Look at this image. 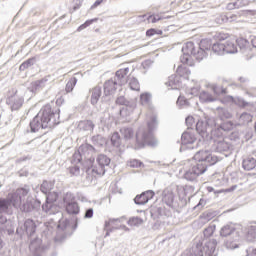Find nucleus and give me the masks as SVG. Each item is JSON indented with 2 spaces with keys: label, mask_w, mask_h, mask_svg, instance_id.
I'll return each instance as SVG.
<instances>
[{
  "label": "nucleus",
  "mask_w": 256,
  "mask_h": 256,
  "mask_svg": "<svg viewBox=\"0 0 256 256\" xmlns=\"http://www.w3.org/2000/svg\"><path fill=\"white\" fill-rule=\"evenodd\" d=\"M182 146L180 148V151H185V149H195V146L193 144L195 141H197V137L195 136V133L191 131H186L182 134L181 137Z\"/></svg>",
  "instance_id": "2eb2a0df"
},
{
  "label": "nucleus",
  "mask_w": 256,
  "mask_h": 256,
  "mask_svg": "<svg viewBox=\"0 0 256 256\" xmlns=\"http://www.w3.org/2000/svg\"><path fill=\"white\" fill-rule=\"evenodd\" d=\"M98 166H92V172L96 175H105V167L109 166L111 159L105 154L98 155L96 159Z\"/></svg>",
  "instance_id": "f8f14e48"
},
{
  "label": "nucleus",
  "mask_w": 256,
  "mask_h": 256,
  "mask_svg": "<svg viewBox=\"0 0 256 256\" xmlns=\"http://www.w3.org/2000/svg\"><path fill=\"white\" fill-rule=\"evenodd\" d=\"M35 231H37V225L35 224V221L27 219L22 226L17 228L16 233H18L19 235H23L26 233L28 237H32Z\"/></svg>",
  "instance_id": "dca6fc26"
},
{
  "label": "nucleus",
  "mask_w": 256,
  "mask_h": 256,
  "mask_svg": "<svg viewBox=\"0 0 256 256\" xmlns=\"http://www.w3.org/2000/svg\"><path fill=\"white\" fill-rule=\"evenodd\" d=\"M252 119H253V116H251V114L244 112L239 117V123L241 125H245L247 123H251Z\"/></svg>",
  "instance_id": "ea45409f"
},
{
  "label": "nucleus",
  "mask_w": 256,
  "mask_h": 256,
  "mask_svg": "<svg viewBox=\"0 0 256 256\" xmlns=\"http://www.w3.org/2000/svg\"><path fill=\"white\" fill-rule=\"evenodd\" d=\"M156 33H157V30L155 29H149L146 31L147 37H153V35H155Z\"/></svg>",
  "instance_id": "0e129e2a"
},
{
  "label": "nucleus",
  "mask_w": 256,
  "mask_h": 256,
  "mask_svg": "<svg viewBox=\"0 0 256 256\" xmlns=\"http://www.w3.org/2000/svg\"><path fill=\"white\" fill-rule=\"evenodd\" d=\"M180 83H181V78L177 76V74H174L169 76L168 81L166 82V85L168 87H171V89H178Z\"/></svg>",
  "instance_id": "cd10ccee"
},
{
  "label": "nucleus",
  "mask_w": 256,
  "mask_h": 256,
  "mask_svg": "<svg viewBox=\"0 0 256 256\" xmlns=\"http://www.w3.org/2000/svg\"><path fill=\"white\" fill-rule=\"evenodd\" d=\"M5 223H7V217L0 213V225H5Z\"/></svg>",
  "instance_id": "338daca9"
},
{
  "label": "nucleus",
  "mask_w": 256,
  "mask_h": 256,
  "mask_svg": "<svg viewBox=\"0 0 256 256\" xmlns=\"http://www.w3.org/2000/svg\"><path fill=\"white\" fill-rule=\"evenodd\" d=\"M41 203L33 198H27L26 203L23 204L22 207H20L21 211L24 213H31L33 209H36V207H39Z\"/></svg>",
  "instance_id": "aec40b11"
},
{
  "label": "nucleus",
  "mask_w": 256,
  "mask_h": 256,
  "mask_svg": "<svg viewBox=\"0 0 256 256\" xmlns=\"http://www.w3.org/2000/svg\"><path fill=\"white\" fill-rule=\"evenodd\" d=\"M181 256H193V252H191V250H186L182 253Z\"/></svg>",
  "instance_id": "774afa93"
},
{
  "label": "nucleus",
  "mask_w": 256,
  "mask_h": 256,
  "mask_svg": "<svg viewBox=\"0 0 256 256\" xmlns=\"http://www.w3.org/2000/svg\"><path fill=\"white\" fill-rule=\"evenodd\" d=\"M222 103H234L235 105H238V107H245L247 105V102H245V100H243L242 98H234L233 96H226L222 100Z\"/></svg>",
  "instance_id": "bb28decb"
},
{
  "label": "nucleus",
  "mask_w": 256,
  "mask_h": 256,
  "mask_svg": "<svg viewBox=\"0 0 256 256\" xmlns=\"http://www.w3.org/2000/svg\"><path fill=\"white\" fill-rule=\"evenodd\" d=\"M29 249L34 255H39L41 253V239L37 238L31 241Z\"/></svg>",
  "instance_id": "7c9ffc66"
},
{
  "label": "nucleus",
  "mask_w": 256,
  "mask_h": 256,
  "mask_svg": "<svg viewBox=\"0 0 256 256\" xmlns=\"http://www.w3.org/2000/svg\"><path fill=\"white\" fill-rule=\"evenodd\" d=\"M152 65H153V61H151V60H146V61L142 62V67L144 69H149Z\"/></svg>",
  "instance_id": "680f3d73"
},
{
  "label": "nucleus",
  "mask_w": 256,
  "mask_h": 256,
  "mask_svg": "<svg viewBox=\"0 0 256 256\" xmlns=\"http://www.w3.org/2000/svg\"><path fill=\"white\" fill-rule=\"evenodd\" d=\"M153 197H155V192H153V190H148L146 192H143L139 196H136L134 199V203H136V205H145L149 203V201H151Z\"/></svg>",
  "instance_id": "f3484780"
},
{
  "label": "nucleus",
  "mask_w": 256,
  "mask_h": 256,
  "mask_svg": "<svg viewBox=\"0 0 256 256\" xmlns=\"http://www.w3.org/2000/svg\"><path fill=\"white\" fill-rule=\"evenodd\" d=\"M147 19L149 23H157V21H161V17L159 16H148Z\"/></svg>",
  "instance_id": "4d7b16f0"
},
{
  "label": "nucleus",
  "mask_w": 256,
  "mask_h": 256,
  "mask_svg": "<svg viewBox=\"0 0 256 256\" xmlns=\"http://www.w3.org/2000/svg\"><path fill=\"white\" fill-rule=\"evenodd\" d=\"M34 63H35V58H29L28 60H26L20 65L19 70L25 71V69H29V67H32Z\"/></svg>",
  "instance_id": "79ce46f5"
},
{
  "label": "nucleus",
  "mask_w": 256,
  "mask_h": 256,
  "mask_svg": "<svg viewBox=\"0 0 256 256\" xmlns=\"http://www.w3.org/2000/svg\"><path fill=\"white\" fill-rule=\"evenodd\" d=\"M218 43H221V41H225V39H229V34L220 32L217 35Z\"/></svg>",
  "instance_id": "603ef678"
},
{
  "label": "nucleus",
  "mask_w": 256,
  "mask_h": 256,
  "mask_svg": "<svg viewBox=\"0 0 256 256\" xmlns=\"http://www.w3.org/2000/svg\"><path fill=\"white\" fill-rule=\"evenodd\" d=\"M99 99H101V87H95L92 89V95H91L92 105H97V103L99 102Z\"/></svg>",
  "instance_id": "473e14b6"
},
{
  "label": "nucleus",
  "mask_w": 256,
  "mask_h": 256,
  "mask_svg": "<svg viewBox=\"0 0 256 256\" xmlns=\"http://www.w3.org/2000/svg\"><path fill=\"white\" fill-rule=\"evenodd\" d=\"M24 101L25 99L23 98V96L19 95L17 91L8 96V98L6 99V103L7 105H9L12 111H18V109H21V107H23Z\"/></svg>",
  "instance_id": "4468645a"
},
{
  "label": "nucleus",
  "mask_w": 256,
  "mask_h": 256,
  "mask_svg": "<svg viewBox=\"0 0 256 256\" xmlns=\"http://www.w3.org/2000/svg\"><path fill=\"white\" fill-rule=\"evenodd\" d=\"M202 219H205V221H211L213 219V213L206 212L201 216Z\"/></svg>",
  "instance_id": "bf43d9fd"
},
{
  "label": "nucleus",
  "mask_w": 256,
  "mask_h": 256,
  "mask_svg": "<svg viewBox=\"0 0 256 256\" xmlns=\"http://www.w3.org/2000/svg\"><path fill=\"white\" fill-rule=\"evenodd\" d=\"M111 143L113 147H121L122 139L118 132H114L111 136Z\"/></svg>",
  "instance_id": "e433bc0d"
},
{
  "label": "nucleus",
  "mask_w": 256,
  "mask_h": 256,
  "mask_svg": "<svg viewBox=\"0 0 256 256\" xmlns=\"http://www.w3.org/2000/svg\"><path fill=\"white\" fill-rule=\"evenodd\" d=\"M93 217V208H89L86 210L84 219H91Z\"/></svg>",
  "instance_id": "052dcab7"
},
{
  "label": "nucleus",
  "mask_w": 256,
  "mask_h": 256,
  "mask_svg": "<svg viewBox=\"0 0 256 256\" xmlns=\"http://www.w3.org/2000/svg\"><path fill=\"white\" fill-rule=\"evenodd\" d=\"M212 52L215 55H225V43L216 42L212 45Z\"/></svg>",
  "instance_id": "2f4dec72"
},
{
  "label": "nucleus",
  "mask_w": 256,
  "mask_h": 256,
  "mask_svg": "<svg viewBox=\"0 0 256 256\" xmlns=\"http://www.w3.org/2000/svg\"><path fill=\"white\" fill-rule=\"evenodd\" d=\"M157 129V116H150V121H148V132L143 131V128H140L136 133V143L137 148L145 147L149 145L150 147H155L157 145V139L153 136V131Z\"/></svg>",
  "instance_id": "20e7f679"
},
{
  "label": "nucleus",
  "mask_w": 256,
  "mask_h": 256,
  "mask_svg": "<svg viewBox=\"0 0 256 256\" xmlns=\"http://www.w3.org/2000/svg\"><path fill=\"white\" fill-rule=\"evenodd\" d=\"M187 95L188 97L189 95L197 97V95H199V88L198 87L191 88L190 90L187 91Z\"/></svg>",
  "instance_id": "3c124183"
},
{
  "label": "nucleus",
  "mask_w": 256,
  "mask_h": 256,
  "mask_svg": "<svg viewBox=\"0 0 256 256\" xmlns=\"http://www.w3.org/2000/svg\"><path fill=\"white\" fill-rule=\"evenodd\" d=\"M177 105H180V107H183V105H187V99L183 96H179L177 100Z\"/></svg>",
  "instance_id": "6e6d98bb"
},
{
  "label": "nucleus",
  "mask_w": 256,
  "mask_h": 256,
  "mask_svg": "<svg viewBox=\"0 0 256 256\" xmlns=\"http://www.w3.org/2000/svg\"><path fill=\"white\" fill-rule=\"evenodd\" d=\"M75 85H77V79L73 77L66 84V88H65L66 93H71V91L75 89Z\"/></svg>",
  "instance_id": "a19ab883"
},
{
  "label": "nucleus",
  "mask_w": 256,
  "mask_h": 256,
  "mask_svg": "<svg viewBox=\"0 0 256 256\" xmlns=\"http://www.w3.org/2000/svg\"><path fill=\"white\" fill-rule=\"evenodd\" d=\"M247 5H249V0H236L228 3L226 8L228 11H233V9H241L242 7H247Z\"/></svg>",
  "instance_id": "b1692460"
},
{
  "label": "nucleus",
  "mask_w": 256,
  "mask_h": 256,
  "mask_svg": "<svg viewBox=\"0 0 256 256\" xmlns=\"http://www.w3.org/2000/svg\"><path fill=\"white\" fill-rule=\"evenodd\" d=\"M120 135L124 141H131L133 137H135V132L133 131V128L122 127L120 129Z\"/></svg>",
  "instance_id": "a878e982"
},
{
  "label": "nucleus",
  "mask_w": 256,
  "mask_h": 256,
  "mask_svg": "<svg viewBox=\"0 0 256 256\" xmlns=\"http://www.w3.org/2000/svg\"><path fill=\"white\" fill-rule=\"evenodd\" d=\"M128 225L130 227H139L141 225H143V219H141L140 217H131L128 221H127Z\"/></svg>",
  "instance_id": "58836bf2"
},
{
  "label": "nucleus",
  "mask_w": 256,
  "mask_h": 256,
  "mask_svg": "<svg viewBox=\"0 0 256 256\" xmlns=\"http://www.w3.org/2000/svg\"><path fill=\"white\" fill-rule=\"evenodd\" d=\"M216 129H220L221 133H223V131H231V129H233V122L231 121L224 122L220 126V128H216Z\"/></svg>",
  "instance_id": "a18cd8bd"
},
{
  "label": "nucleus",
  "mask_w": 256,
  "mask_h": 256,
  "mask_svg": "<svg viewBox=\"0 0 256 256\" xmlns=\"http://www.w3.org/2000/svg\"><path fill=\"white\" fill-rule=\"evenodd\" d=\"M126 83H128V85L132 91H139V89H141L139 80L133 76H129L128 79L126 78Z\"/></svg>",
  "instance_id": "c756f323"
},
{
  "label": "nucleus",
  "mask_w": 256,
  "mask_h": 256,
  "mask_svg": "<svg viewBox=\"0 0 256 256\" xmlns=\"http://www.w3.org/2000/svg\"><path fill=\"white\" fill-rule=\"evenodd\" d=\"M210 131L211 139L213 141V151H217V153H227V151H231V143L223 137V132H221V129H214Z\"/></svg>",
  "instance_id": "6e6552de"
},
{
  "label": "nucleus",
  "mask_w": 256,
  "mask_h": 256,
  "mask_svg": "<svg viewBox=\"0 0 256 256\" xmlns=\"http://www.w3.org/2000/svg\"><path fill=\"white\" fill-rule=\"evenodd\" d=\"M211 50L213 51L211 40H201L197 47H195V43L187 42L182 48L183 55L180 58L181 63L184 65H192V57H195L197 61H203V59L207 58Z\"/></svg>",
  "instance_id": "f03ea898"
},
{
  "label": "nucleus",
  "mask_w": 256,
  "mask_h": 256,
  "mask_svg": "<svg viewBox=\"0 0 256 256\" xmlns=\"http://www.w3.org/2000/svg\"><path fill=\"white\" fill-rule=\"evenodd\" d=\"M70 173L71 175H79L80 169L78 166H74L70 168Z\"/></svg>",
  "instance_id": "e2e57ef3"
},
{
  "label": "nucleus",
  "mask_w": 256,
  "mask_h": 256,
  "mask_svg": "<svg viewBox=\"0 0 256 256\" xmlns=\"http://www.w3.org/2000/svg\"><path fill=\"white\" fill-rule=\"evenodd\" d=\"M177 77H183V79H189V75H191V71L189 68L185 66H179L176 70Z\"/></svg>",
  "instance_id": "72a5a7b5"
},
{
  "label": "nucleus",
  "mask_w": 256,
  "mask_h": 256,
  "mask_svg": "<svg viewBox=\"0 0 256 256\" xmlns=\"http://www.w3.org/2000/svg\"><path fill=\"white\" fill-rule=\"evenodd\" d=\"M217 228V226H215V224H210L205 230H204V237L205 239H209V237H211V235H213L215 233V229Z\"/></svg>",
  "instance_id": "37998d69"
},
{
  "label": "nucleus",
  "mask_w": 256,
  "mask_h": 256,
  "mask_svg": "<svg viewBox=\"0 0 256 256\" xmlns=\"http://www.w3.org/2000/svg\"><path fill=\"white\" fill-rule=\"evenodd\" d=\"M199 99L202 103H212V101H215V98H213V96L207 92H201Z\"/></svg>",
  "instance_id": "4c0bfd02"
},
{
  "label": "nucleus",
  "mask_w": 256,
  "mask_h": 256,
  "mask_svg": "<svg viewBox=\"0 0 256 256\" xmlns=\"http://www.w3.org/2000/svg\"><path fill=\"white\" fill-rule=\"evenodd\" d=\"M68 225H69V220H67V219H62V220L59 221L58 229H62V231H63V230H65V229H67V226H68Z\"/></svg>",
  "instance_id": "8fccbe9b"
},
{
  "label": "nucleus",
  "mask_w": 256,
  "mask_h": 256,
  "mask_svg": "<svg viewBox=\"0 0 256 256\" xmlns=\"http://www.w3.org/2000/svg\"><path fill=\"white\" fill-rule=\"evenodd\" d=\"M194 160L198 162L184 174L186 181H196L199 175H203L207 171L209 165L218 163L219 157L209 150H201L194 155Z\"/></svg>",
  "instance_id": "f257e3e1"
},
{
  "label": "nucleus",
  "mask_w": 256,
  "mask_h": 256,
  "mask_svg": "<svg viewBox=\"0 0 256 256\" xmlns=\"http://www.w3.org/2000/svg\"><path fill=\"white\" fill-rule=\"evenodd\" d=\"M177 191H178L179 197H185V195H187V192L185 191V187L183 186H178Z\"/></svg>",
  "instance_id": "5fc2aeb1"
},
{
  "label": "nucleus",
  "mask_w": 256,
  "mask_h": 256,
  "mask_svg": "<svg viewBox=\"0 0 256 256\" xmlns=\"http://www.w3.org/2000/svg\"><path fill=\"white\" fill-rule=\"evenodd\" d=\"M53 81H55V79H53L51 75H48L41 80L32 82L29 89L32 93H37V91H42V89H45V87H51Z\"/></svg>",
  "instance_id": "ddd939ff"
},
{
  "label": "nucleus",
  "mask_w": 256,
  "mask_h": 256,
  "mask_svg": "<svg viewBox=\"0 0 256 256\" xmlns=\"http://www.w3.org/2000/svg\"><path fill=\"white\" fill-rule=\"evenodd\" d=\"M127 221V218L121 217L117 219H110L108 222H106V227H113L114 229H122V231H130L129 228L123 223Z\"/></svg>",
  "instance_id": "a211bd4d"
},
{
  "label": "nucleus",
  "mask_w": 256,
  "mask_h": 256,
  "mask_svg": "<svg viewBox=\"0 0 256 256\" xmlns=\"http://www.w3.org/2000/svg\"><path fill=\"white\" fill-rule=\"evenodd\" d=\"M93 149V146H82L80 149H79V153H81V151H92Z\"/></svg>",
  "instance_id": "69168bd1"
},
{
  "label": "nucleus",
  "mask_w": 256,
  "mask_h": 256,
  "mask_svg": "<svg viewBox=\"0 0 256 256\" xmlns=\"http://www.w3.org/2000/svg\"><path fill=\"white\" fill-rule=\"evenodd\" d=\"M227 249H237L239 247V233L235 234V239H228L225 243Z\"/></svg>",
  "instance_id": "f704fd0d"
},
{
  "label": "nucleus",
  "mask_w": 256,
  "mask_h": 256,
  "mask_svg": "<svg viewBox=\"0 0 256 256\" xmlns=\"http://www.w3.org/2000/svg\"><path fill=\"white\" fill-rule=\"evenodd\" d=\"M210 87H211L212 91L215 93V95H221V94L225 93V89L218 86L217 84H212Z\"/></svg>",
  "instance_id": "de8ad7c7"
},
{
  "label": "nucleus",
  "mask_w": 256,
  "mask_h": 256,
  "mask_svg": "<svg viewBox=\"0 0 256 256\" xmlns=\"http://www.w3.org/2000/svg\"><path fill=\"white\" fill-rule=\"evenodd\" d=\"M28 194L29 189L20 188L16 192L9 194L7 198H0V213H9L12 206L16 209L21 207V203L25 201Z\"/></svg>",
  "instance_id": "39448f33"
},
{
  "label": "nucleus",
  "mask_w": 256,
  "mask_h": 256,
  "mask_svg": "<svg viewBox=\"0 0 256 256\" xmlns=\"http://www.w3.org/2000/svg\"><path fill=\"white\" fill-rule=\"evenodd\" d=\"M193 123H195V118H193V116H188L186 118L187 127H193Z\"/></svg>",
  "instance_id": "13d9d810"
},
{
  "label": "nucleus",
  "mask_w": 256,
  "mask_h": 256,
  "mask_svg": "<svg viewBox=\"0 0 256 256\" xmlns=\"http://www.w3.org/2000/svg\"><path fill=\"white\" fill-rule=\"evenodd\" d=\"M162 200L168 207H171L173 205V202L175 201V194L173 193V189L166 188L164 189L162 193Z\"/></svg>",
  "instance_id": "412c9836"
},
{
  "label": "nucleus",
  "mask_w": 256,
  "mask_h": 256,
  "mask_svg": "<svg viewBox=\"0 0 256 256\" xmlns=\"http://www.w3.org/2000/svg\"><path fill=\"white\" fill-rule=\"evenodd\" d=\"M195 256H217V240L204 238L193 249Z\"/></svg>",
  "instance_id": "0eeeda50"
},
{
  "label": "nucleus",
  "mask_w": 256,
  "mask_h": 256,
  "mask_svg": "<svg viewBox=\"0 0 256 256\" xmlns=\"http://www.w3.org/2000/svg\"><path fill=\"white\" fill-rule=\"evenodd\" d=\"M63 201L66 213H68V215H79L81 208L79 207L77 201H75V196L72 193H66Z\"/></svg>",
  "instance_id": "9b49d317"
},
{
  "label": "nucleus",
  "mask_w": 256,
  "mask_h": 256,
  "mask_svg": "<svg viewBox=\"0 0 256 256\" xmlns=\"http://www.w3.org/2000/svg\"><path fill=\"white\" fill-rule=\"evenodd\" d=\"M129 167H141V165H143V163H141L139 160H131L128 163Z\"/></svg>",
  "instance_id": "864d4df0"
},
{
  "label": "nucleus",
  "mask_w": 256,
  "mask_h": 256,
  "mask_svg": "<svg viewBox=\"0 0 256 256\" xmlns=\"http://www.w3.org/2000/svg\"><path fill=\"white\" fill-rule=\"evenodd\" d=\"M236 231V227L234 224H226L220 230L221 237H229V235H237L238 232Z\"/></svg>",
  "instance_id": "4be33fe9"
},
{
  "label": "nucleus",
  "mask_w": 256,
  "mask_h": 256,
  "mask_svg": "<svg viewBox=\"0 0 256 256\" xmlns=\"http://www.w3.org/2000/svg\"><path fill=\"white\" fill-rule=\"evenodd\" d=\"M92 141L99 146L105 144V139L101 135L94 136Z\"/></svg>",
  "instance_id": "09e8293b"
},
{
  "label": "nucleus",
  "mask_w": 256,
  "mask_h": 256,
  "mask_svg": "<svg viewBox=\"0 0 256 256\" xmlns=\"http://www.w3.org/2000/svg\"><path fill=\"white\" fill-rule=\"evenodd\" d=\"M53 187H55V182L53 181H44L40 186L42 193H44V195H48L46 197V203L42 205V209L49 215L53 213V211H51V209H53V201H57V194H54V197L51 198V191H53Z\"/></svg>",
  "instance_id": "1a4fd4ad"
},
{
  "label": "nucleus",
  "mask_w": 256,
  "mask_h": 256,
  "mask_svg": "<svg viewBox=\"0 0 256 256\" xmlns=\"http://www.w3.org/2000/svg\"><path fill=\"white\" fill-rule=\"evenodd\" d=\"M242 167L245 171H253L256 167V159L251 156L246 157L242 162Z\"/></svg>",
  "instance_id": "393cba45"
},
{
  "label": "nucleus",
  "mask_w": 256,
  "mask_h": 256,
  "mask_svg": "<svg viewBox=\"0 0 256 256\" xmlns=\"http://www.w3.org/2000/svg\"><path fill=\"white\" fill-rule=\"evenodd\" d=\"M224 51L228 54L237 53V45L235 44V40H227L224 43Z\"/></svg>",
  "instance_id": "c85d7f7f"
},
{
  "label": "nucleus",
  "mask_w": 256,
  "mask_h": 256,
  "mask_svg": "<svg viewBox=\"0 0 256 256\" xmlns=\"http://www.w3.org/2000/svg\"><path fill=\"white\" fill-rule=\"evenodd\" d=\"M127 75H129V67L118 70L114 78H111L104 83V95H106V97L114 95L117 91V87L127 83Z\"/></svg>",
  "instance_id": "423d86ee"
},
{
  "label": "nucleus",
  "mask_w": 256,
  "mask_h": 256,
  "mask_svg": "<svg viewBox=\"0 0 256 256\" xmlns=\"http://www.w3.org/2000/svg\"><path fill=\"white\" fill-rule=\"evenodd\" d=\"M77 127L79 131H88L91 133L95 129V124L91 120H83L78 123Z\"/></svg>",
  "instance_id": "5701e85b"
},
{
  "label": "nucleus",
  "mask_w": 256,
  "mask_h": 256,
  "mask_svg": "<svg viewBox=\"0 0 256 256\" xmlns=\"http://www.w3.org/2000/svg\"><path fill=\"white\" fill-rule=\"evenodd\" d=\"M150 101H151V94L143 93V94L140 95L141 105H149Z\"/></svg>",
  "instance_id": "c03bdc74"
},
{
  "label": "nucleus",
  "mask_w": 256,
  "mask_h": 256,
  "mask_svg": "<svg viewBox=\"0 0 256 256\" xmlns=\"http://www.w3.org/2000/svg\"><path fill=\"white\" fill-rule=\"evenodd\" d=\"M204 119L205 122L198 120L196 123V131L203 139L209 137V127H215L216 125L215 118H209L204 114Z\"/></svg>",
  "instance_id": "9d476101"
},
{
  "label": "nucleus",
  "mask_w": 256,
  "mask_h": 256,
  "mask_svg": "<svg viewBox=\"0 0 256 256\" xmlns=\"http://www.w3.org/2000/svg\"><path fill=\"white\" fill-rule=\"evenodd\" d=\"M117 105H124L128 111H133L137 107V101L136 100H126L125 96H119L116 99Z\"/></svg>",
  "instance_id": "6ab92c4d"
},
{
  "label": "nucleus",
  "mask_w": 256,
  "mask_h": 256,
  "mask_svg": "<svg viewBox=\"0 0 256 256\" xmlns=\"http://www.w3.org/2000/svg\"><path fill=\"white\" fill-rule=\"evenodd\" d=\"M96 21H98L97 18L87 20L84 24H82L78 27L77 31H83V29H87V27H89V25H93V23H96Z\"/></svg>",
  "instance_id": "49530a36"
},
{
  "label": "nucleus",
  "mask_w": 256,
  "mask_h": 256,
  "mask_svg": "<svg viewBox=\"0 0 256 256\" xmlns=\"http://www.w3.org/2000/svg\"><path fill=\"white\" fill-rule=\"evenodd\" d=\"M54 125H59V110L53 111L51 105H45L30 122V129L37 133L39 129H51Z\"/></svg>",
  "instance_id": "7ed1b4c3"
},
{
  "label": "nucleus",
  "mask_w": 256,
  "mask_h": 256,
  "mask_svg": "<svg viewBox=\"0 0 256 256\" xmlns=\"http://www.w3.org/2000/svg\"><path fill=\"white\" fill-rule=\"evenodd\" d=\"M217 115L222 121L223 119H231V117H233V115L231 114V112H229V110L221 107L217 108Z\"/></svg>",
  "instance_id": "c9c22d12"
}]
</instances>
